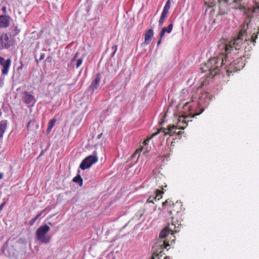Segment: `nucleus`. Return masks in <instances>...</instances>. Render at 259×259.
I'll return each mask as SVG.
<instances>
[{"label": "nucleus", "mask_w": 259, "mask_h": 259, "mask_svg": "<svg viewBox=\"0 0 259 259\" xmlns=\"http://www.w3.org/2000/svg\"><path fill=\"white\" fill-rule=\"evenodd\" d=\"M98 160L97 153L96 151H94L92 155L87 156L82 161L79 167L82 170L87 169L95 163Z\"/></svg>", "instance_id": "6"}, {"label": "nucleus", "mask_w": 259, "mask_h": 259, "mask_svg": "<svg viewBox=\"0 0 259 259\" xmlns=\"http://www.w3.org/2000/svg\"><path fill=\"white\" fill-rule=\"evenodd\" d=\"M164 259H170L169 256H165Z\"/></svg>", "instance_id": "38"}, {"label": "nucleus", "mask_w": 259, "mask_h": 259, "mask_svg": "<svg viewBox=\"0 0 259 259\" xmlns=\"http://www.w3.org/2000/svg\"><path fill=\"white\" fill-rule=\"evenodd\" d=\"M142 151V149H138L136 151V152L132 155V157L133 158L134 157H135L137 154H139L138 155V158L140 157V152H141V151Z\"/></svg>", "instance_id": "27"}, {"label": "nucleus", "mask_w": 259, "mask_h": 259, "mask_svg": "<svg viewBox=\"0 0 259 259\" xmlns=\"http://www.w3.org/2000/svg\"><path fill=\"white\" fill-rule=\"evenodd\" d=\"M165 116H166V113H165L164 115V116H163V117H164Z\"/></svg>", "instance_id": "41"}, {"label": "nucleus", "mask_w": 259, "mask_h": 259, "mask_svg": "<svg viewBox=\"0 0 259 259\" xmlns=\"http://www.w3.org/2000/svg\"><path fill=\"white\" fill-rule=\"evenodd\" d=\"M10 17L7 15H0V28H6L10 25Z\"/></svg>", "instance_id": "15"}, {"label": "nucleus", "mask_w": 259, "mask_h": 259, "mask_svg": "<svg viewBox=\"0 0 259 259\" xmlns=\"http://www.w3.org/2000/svg\"><path fill=\"white\" fill-rule=\"evenodd\" d=\"M174 233L172 232L171 229L166 227L163 229L159 234L158 241L155 243V247H160L163 248V247L166 248L169 246L168 243L169 238Z\"/></svg>", "instance_id": "3"}, {"label": "nucleus", "mask_w": 259, "mask_h": 259, "mask_svg": "<svg viewBox=\"0 0 259 259\" xmlns=\"http://www.w3.org/2000/svg\"><path fill=\"white\" fill-rule=\"evenodd\" d=\"M161 131L160 130H158L156 133L153 134L150 137L148 138L146 140H145L144 142H143V144L144 145H146L148 144V143H149V141L153 138L155 137V136H156L157 135H159V134H160L161 133Z\"/></svg>", "instance_id": "22"}, {"label": "nucleus", "mask_w": 259, "mask_h": 259, "mask_svg": "<svg viewBox=\"0 0 259 259\" xmlns=\"http://www.w3.org/2000/svg\"><path fill=\"white\" fill-rule=\"evenodd\" d=\"M255 6L253 8H246V0H209L205 2V5L207 8H211L217 4L222 5V3L229 5L231 8L235 9H239L243 11L244 14L246 17L244 24L241 25H246V30L250 24V18L252 16L253 13H258L259 11V0H253Z\"/></svg>", "instance_id": "2"}, {"label": "nucleus", "mask_w": 259, "mask_h": 259, "mask_svg": "<svg viewBox=\"0 0 259 259\" xmlns=\"http://www.w3.org/2000/svg\"><path fill=\"white\" fill-rule=\"evenodd\" d=\"M4 84V79L0 78V87H2Z\"/></svg>", "instance_id": "31"}, {"label": "nucleus", "mask_w": 259, "mask_h": 259, "mask_svg": "<svg viewBox=\"0 0 259 259\" xmlns=\"http://www.w3.org/2000/svg\"><path fill=\"white\" fill-rule=\"evenodd\" d=\"M5 202L3 203L2 204H1L0 205V211L3 209L4 206H5Z\"/></svg>", "instance_id": "32"}, {"label": "nucleus", "mask_w": 259, "mask_h": 259, "mask_svg": "<svg viewBox=\"0 0 259 259\" xmlns=\"http://www.w3.org/2000/svg\"><path fill=\"white\" fill-rule=\"evenodd\" d=\"M56 122V119L55 118L51 119L49 121V124H48V129H47L48 133H49L51 131L52 129L54 127Z\"/></svg>", "instance_id": "23"}, {"label": "nucleus", "mask_w": 259, "mask_h": 259, "mask_svg": "<svg viewBox=\"0 0 259 259\" xmlns=\"http://www.w3.org/2000/svg\"><path fill=\"white\" fill-rule=\"evenodd\" d=\"M44 210L40 211L39 213H38L33 219H32L30 221V224L32 225L36 221V220L39 218V217L42 214Z\"/></svg>", "instance_id": "24"}, {"label": "nucleus", "mask_w": 259, "mask_h": 259, "mask_svg": "<svg viewBox=\"0 0 259 259\" xmlns=\"http://www.w3.org/2000/svg\"><path fill=\"white\" fill-rule=\"evenodd\" d=\"M178 231L176 230V231H175V233H176V232H177Z\"/></svg>", "instance_id": "42"}, {"label": "nucleus", "mask_w": 259, "mask_h": 259, "mask_svg": "<svg viewBox=\"0 0 259 259\" xmlns=\"http://www.w3.org/2000/svg\"><path fill=\"white\" fill-rule=\"evenodd\" d=\"M83 59L81 58L78 59L76 62V68H78L82 63Z\"/></svg>", "instance_id": "26"}, {"label": "nucleus", "mask_w": 259, "mask_h": 259, "mask_svg": "<svg viewBox=\"0 0 259 259\" xmlns=\"http://www.w3.org/2000/svg\"><path fill=\"white\" fill-rule=\"evenodd\" d=\"M178 129L175 125L169 126L168 128H161L158 130L161 131V133L159 134L160 136L164 137L165 136L169 135L172 136L173 134L176 133V130Z\"/></svg>", "instance_id": "12"}, {"label": "nucleus", "mask_w": 259, "mask_h": 259, "mask_svg": "<svg viewBox=\"0 0 259 259\" xmlns=\"http://www.w3.org/2000/svg\"><path fill=\"white\" fill-rule=\"evenodd\" d=\"M101 75L99 73L97 74L95 79L92 81L89 87V91L91 92V94H93L94 92L97 89L101 81Z\"/></svg>", "instance_id": "13"}, {"label": "nucleus", "mask_w": 259, "mask_h": 259, "mask_svg": "<svg viewBox=\"0 0 259 259\" xmlns=\"http://www.w3.org/2000/svg\"><path fill=\"white\" fill-rule=\"evenodd\" d=\"M142 215H143V212L141 211H138L136 214V216L138 217V219H140Z\"/></svg>", "instance_id": "28"}, {"label": "nucleus", "mask_w": 259, "mask_h": 259, "mask_svg": "<svg viewBox=\"0 0 259 259\" xmlns=\"http://www.w3.org/2000/svg\"><path fill=\"white\" fill-rule=\"evenodd\" d=\"M2 10L3 12V13L6 15L7 14V8L6 6H3L2 8Z\"/></svg>", "instance_id": "30"}, {"label": "nucleus", "mask_w": 259, "mask_h": 259, "mask_svg": "<svg viewBox=\"0 0 259 259\" xmlns=\"http://www.w3.org/2000/svg\"><path fill=\"white\" fill-rule=\"evenodd\" d=\"M172 27L173 25L172 23L169 24L167 27H163L160 33V36H161V38H162L166 32L168 33H170L172 29Z\"/></svg>", "instance_id": "20"}, {"label": "nucleus", "mask_w": 259, "mask_h": 259, "mask_svg": "<svg viewBox=\"0 0 259 259\" xmlns=\"http://www.w3.org/2000/svg\"><path fill=\"white\" fill-rule=\"evenodd\" d=\"M164 193L163 191H161L159 190H156L155 191L156 195L155 196H150L147 200V203H154L153 200H159L162 198V194Z\"/></svg>", "instance_id": "16"}, {"label": "nucleus", "mask_w": 259, "mask_h": 259, "mask_svg": "<svg viewBox=\"0 0 259 259\" xmlns=\"http://www.w3.org/2000/svg\"><path fill=\"white\" fill-rule=\"evenodd\" d=\"M101 135H102V134H99V135L98 136L97 138H98V139H100V137H101Z\"/></svg>", "instance_id": "37"}, {"label": "nucleus", "mask_w": 259, "mask_h": 259, "mask_svg": "<svg viewBox=\"0 0 259 259\" xmlns=\"http://www.w3.org/2000/svg\"><path fill=\"white\" fill-rule=\"evenodd\" d=\"M73 181L79 184L80 186H81L83 184V180L81 176L79 175H77L73 179Z\"/></svg>", "instance_id": "21"}, {"label": "nucleus", "mask_w": 259, "mask_h": 259, "mask_svg": "<svg viewBox=\"0 0 259 259\" xmlns=\"http://www.w3.org/2000/svg\"><path fill=\"white\" fill-rule=\"evenodd\" d=\"M22 102L26 104L28 107H33L36 102L35 97L30 92L24 91L21 93Z\"/></svg>", "instance_id": "7"}, {"label": "nucleus", "mask_w": 259, "mask_h": 259, "mask_svg": "<svg viewBox=\"0 0 259 259\" xmlns=\"http://www.w3.org/2000/svg\"><path fill=\"white\" fill-rule=\"evenodd\" d=\"M44 57H45V54H41L40 58H39V60H41L44 59Z\"/></svg>", "instance_id": "33"}, {"label": "nucleus", "mask_w": 259, "mask_h": 259, "mask_svg": "<svg viewBox=\"0 0 259 259\" xmlns=\"http://www.w3.org/2000/svg\"><path fill=\"white\" fill-rule=\"evenodd\" d=\"M228 13L226 11L220 9L219 14L217 15L216 18L218 21H223L228 18Z\"/></svg>", "instance_id": "18"}, {"label": "nucleus", "mask_w": 259, "mask_h": 259, "mask_svg": "<svg viewBox=\"0 0 259 259\" xmlns=\"http://www.w3.org/2000/svg\"><path fill=\"white\" fill-rule=\"evenodd\" d=\"M98 160L97 153L96 151H94L92 155L87 156L82 161L79 167L82 170L87 169L95 163Z\"/></svg>", "instance_id": "5"}, {"label": "nucleus", "mask_w": 259, "mask_h": 259, "mask_svg": "<svg viewBox=\"0 0 259 259\" xmlns=\"http://www.w3.org/2000/svg\"><path fill=\"white\" fill-rule=\"evenodd\" d=\"M12 60L9 58L5 60L3 57L0 56V65L3 67L2 74L3 75L8 74L11 64Z\"/></svg>", "instance_id": "11"}, {"label": "nucleus", "mask_w": 259, "mask_h": 259, "mask_svg": "<svg viewBox=\"0 0 259 259\" xmlns=\"http://www.w3.org/2000/svg\"><path fill=\"white\" fill-rule=\"evenodd\" d=\"M171 6L170 0H167L166 2L165 6H164L162 10L161 17L159 20V26H162L163 23L165 21V18L167 17L169 10Z\"/></svg>", "instance_id": "10"}, {"label": "nucleus", "mask_w": 259, "mask_h": 259, "mask_svg": "<svg viewBox=\"0 0 259 259\" xmlns=\"http://www.w3.org/2000/svg\"><path fill=\"white\" fill-rule=\"evenodd\" d=\"M22 66H23V65H21V66L20 67H19L18 69H21L22 68Z\"/></svg>", "instance_id": "40"}, {"label": "nucleus", "mask_w": 259, "mask_h": 259, "mask_svg": "<svg viewBox=\"0 0 259 259\" xmlns=\"http://www.w3.org/2000/svg\"><path fill=\"white\" fill-rule=\"evenodd\" d=\"M166 248H164L163 247V248H161L160 247H155V244L153 246L154 253H153L152 259H159L160 257L162 256L164 253L163 252L164 249Z\"/></svg>", "instance_id": "14"}, {"label": "nucleus", "mask_w": 259, "mask_h": 259, "mask_svg": "<svg viewBox=\"0 0 259 259\" xmlns=\"http://www.w3.org/2000/svg\"><path fill=\"white\" fill-rule=\"evenodd\" d=\"M171 201H169L168 200H166L165 202H163L162 203V206H164L167 204H170Z\"/></svg>", "instance_id": "29"}, {"label": "nucleus", "mask_w": 259, "mask_h": 259, "mask_svg": "<svg viewBox=\"0 0 259 259\" xmlns=\"http://www.w3.org/2000/svg\"><path fill=\"white\" fill-rule=\"evenodd\" d=\"M161 40H162V38H161V36H160V38H159V39L158 40V41H157V46H158V45H159L160 44Z\"/></svg>", "instance_id": "34"}, {"label": "nucleus", "mask_w": 259, "mask_h": 259, "mask_svg": "<svg viewBox=\"0 0 259 259\" xmlns=\"http://www.w3.org/2000/svg\"><path fill=\"white\" fill-rule=\"evenodd\" d=\"M50 230V227L46 224L39 227L36 231L37 239L42 243H49L51 241V237L47 235V233Z\"/></svg>", "instance_id": "4"}, {"label": "nucleus", "mask_w": 259, "mask_h": 259, "mask_svg": "<svg viewBox=\"0 0 259 259\" xmlns=\"http://www.w3.org/2000/svg\"><path fill=\"white\" fill-rule=\"evenodd\" d=\"M182 134V132H180L179 131L178 133V135H181Z\"/></svg>", "instance_id": "39"}, {"label": "nucleus", "mask_w": 259, "mask_h": 259, "mask_svg": "<svg viewBox=\"0 0 259 259\" xmlns=\"http://www.w3.org/2000/svg\"><path fill=\"white\" fill-rule=\"evenodd\" d=\"M256 32V29L254 28L251 33L248 34L246 32V25L244 24L241 27L237 37L229 41L225 39L221 40L220 44L218 45L219 56L209 59L205 64V68H202V72L208 70L211 75L214 76L219 72L220 67H224L227 69V72H231L236 63H234V60L230 56L231 51H233V48L236 50H239L242 45L245 47V51L246 50L248 51L249 49L245 45H248L250 42H252L254 46L255 39L256 38V35H254Z\"/></svg>", "instance_id": "1"}, {"label": "nucleus", "mask_w": 259, "mask_h": 259, "mask_svg": "<svg viewBox=\"0 0 259 259\" xmlns=\"http://www.w3.org/2000/svg\"><path fill=\"white\" fill-rule=\"evenodd\" d=\"M159 123H160V124H161V125L162 124L164 123V120H163L162 121H160L159 122Z\"/></svg>", "instance_id": "36"}, {"label": "nucleus", "mask_w": 259, "mask_h": 259, "mask_svg": "<svg viewBox=\"0 0 259 259\" xmlns=\"http://www.w3.org/2000/svg\"><path fill=\"white\" fill-rule=\"evenodd\" d=\"M12 30L13 31L12 32V35L13 36H16L20 32V30L18 28L17 26H15L14 29L12 28Z\"/></svg>", "instance_id": "25"}, {"label": "nucleus", "mask_w": 259, "mask_h": 259, "mask_svg": "<svg viewBox=\"0 0 259 259\" xmlns=\"http://www.w3.org/2000/svg\"><path fill=\"white\" fill-rule=\"evenodd\" d=\"M8 125V121L3 120L0 121V138H3L4 134L7 129Z\"/></svg>", "instance_id": "17"}, {"label": "nucleus", "mask_w": 259, "mask_h": 259, "mask_svg": "<svg viewBox=\"0 0 259 259\" xmlns=\"http://www.w3.org/2000/svg\"><path fill=\"white\" fill-rule=\"evenodd\" d=\"M153 36V31L152 29H149L145 34V44L148 45L150 40Z\"/></svg>", "instance_id": "19"}, {"label": "nucleus", "mask_w": 259, "mask_h": 259, "mask_svg": "<svg viewBox=\"0 0 259 259\" xmlns=\"http://www.w3.org/2000/svg\"><path fill=\"white\" fill-rule=\"evenodd\" d=\"M189 102H187L183 106L184 114L182 116L184 119L190 117V118L194 117L195 115H199L200 113L193 114V109Z\"/></svg>", "instance_id": "9"}, {"label": "nucleus", "mask_w": 259, "mask_h": 259, "mask_svg": "<svg viewBox=\"0 0 259 259\" xmlns=\"http://www.w3.org/2000/svg\"><path fill=\"white\" fill-rule=\"evenodd\" d=\"M4 177V174L0 172V180H1Z\"/></svg>", "instance_id": "35"}, {"label": "nucleus", "mask_w": 259, "mask_h": 259, "mask_svg": "<svg viewBox=\"0 0 259 259\" xmlns=\"http://www.w3.org/2000/svg\"><path fill=\"white\" fill-rule=\"evenodd\" d=\"M13 41L9 38L7 33H4L0 36V50L8 49L13 45Z\"/></svg>", "instance_id": "8"}]
</instances>
